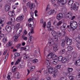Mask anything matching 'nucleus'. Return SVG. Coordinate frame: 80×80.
<instances>
[{"label": "nucleus", "instance_id": "f257e3e1", "mask_svg": "<svg viewBox=\"0 0 80 80\" xmlns=\"http://www.w3.org/2000/svg\"><path fill=\"white\" fill-rule=\"evenodd\" d=\"M48 69H46L44 71V73L45 74H47L48 73L52 74V73L54 72V69L52 67H50L49 66H47Z\"/></svg>", "mask_w": 80, "mask_h": 80}, {"label": "nucleus", "instance_id": "f03ea898", "mask_svg": "<svg viewBox=\"0 0 80 80\" xmlns=\"http://www.w3.org/2000/svg\"><path fill=\"white\" fill-rule=\"evenodd\" d=\"M47 57L49 59L52 58L53 60H55L57 59V55L55 54V52H52L48 54Z\"/></svg>", "mask_w": 80, "mask_h": 80}, {"label": "nucleus", "instance_id": "7ed1b4c3", "mask_svg": "<svg viewBox=\"0 0 80 80\" xmlns=\"http://www.w3.org/2000/svg\"><path fill=\"white\" fill-rule=\"evenodd\" d=\"M33 33H34V30L32 28L31 31V32H30L28 34L29 37H30L28 40V42L30 43V42H32L33 41V37L32 36V34H33Z\"/></svg>", "mask_w": 80, "mask_h": 80}, {"label": "nucleus", "instance_id": "20e7f679", "mask_svg": "<svg viewBox=\"0 0 80 80\" xmlns=\"http://www.w3.org/2000/svg\"><path fill=\"white\" fill-rule=\"evenodd\" d=\"M35 3H30L29 2L27 4L26 6L28 8H30L31 10L33 8H34L35 7Z\"/></svg>", "mask_w": 80, "mask_h": 80}, {"label": "nucleus", "instance_id": "39448f33", "mask_svg": "<svg viewBox=\"0 0 80 80\" xmlns=\"http://www.w3.org/2000/svg\"><path fill=\"white\" fill-rule=\"evenodd\" d=\"M66 40H67V44L68 45H72V39H69L68 37L67 36H66Z\"/></svg>", "mask_w": 80, "mask_h": 80}, {"label": "nucleus", "instance_id": "423d86ee", "mask_svg": "<svg viewBox=\"0 0 80 80\" xmlns=\"http://www.w3.org/2000/svg\"><path fill=\"white\" fill-rule=\"evenodd\" d=\"M63 15L62 13H59L56 16V18L58 20H60L63 18Z\"/></svg>", "mask_w": 80, "mask_h": 80}, {"label": "nucleus", "instance_id": "0eeeda50", "mask_svg": "<svg viewBox=\"0 0 80 80\" xmlns=\"http://www.w3.org/2000/svg\"><path fill=\"white\" fill-rule=\"evenodd\" d=\"M77 26H78V25H73L71 27V25H68L67 27L69 28V29L72 28V30H74L75 29H76L77 28Z\"/></svg>", "mask_w": 80, "mask_h": 80}, {"label": "nucleus", "instance_id": "6e6552de", "mask_svg": "<svg viewBox=\"0 0 80 80\" xmlns=\"http://www.w3.org/2000/svg\"><path fill=\"white\" fill-rule=\"evenodd\" d=\"M67 2V1L66 0H61L60 1H58L57 3L60 5V4L61 5H64L65 4H66V3Z\"/></svg>", "mask_w": 80, "mask_h": 80}, {"label": "nucleus", "instance_id": "1a4fd4ad", "mask_svg": "<svg viewBox=\"0 0 80 80\" xmlns=\"http://www.w3.org/2000/svg\"><path fill=\"white\" fill-rule=\"evenodd\" d=\"M24 17V16L23 15L20 16L16 18V21L19 22H20V21H22V20H23Z\"/></svg>", "mask_w": 80, "mask_h": 80}, {"label": "nucleus", "instance_id": "9d476101", "mask_svg": "<svg viewBox=\"0 0 80 80\" xmlns=\"http://www.w3.org/2000/svg\"><path fill=\"white\" fill-rule=\"evenodd\" d=\"M5 29L8 32H10L12 30V28L10 26L7 25L5 27Z\"/></svg>", "mask_w": 80, "mask_h": 80}, {"label": "nucleus", "instance_id": "9b49d317", "mask_svg": "<svg viewBox=\"0 0 80 80\" xmlns=\"http://www.w3.org/2000/svg\"><path fill=\"white\" fill-rule=\"evenodd\" d=\"M53 68L54 69V71L51 74H52V73H54L53 74L52 76L55 78L56 77V76L57 75V73H58V70H56L55 71V68Z\"/></svg>", "mask_w": 80, "mask_h": 80}, {"label": "nucleus", "instance_id": "f8f14e48", "mask_svg": "<svg viewBox=\"0 0 80 80\" xmlns=\"http://www.w3.org/2000/svg\"><path fill=\"white\" fill-rule=\"evenodd\" d=\"M71 8H72L75 10V11H77L78 10V6H76L75 4H74V5L72 7H70Z\"/></svg>", "mask_w": 80, "mask_h": 80}, {"label": "nucleus", "instance_id": "ddd939ff", "mask_svg": "<svg viewBox=\"0 0 80 80\" xmlns=\"http://www.w3.org/2000/svg\"><path fill=\"white\" fill-rule=\"evenodd\" d=\"M48 43L50 44L52 46L54 45V41H53V39L52 38H50L49 40Z\"/></svg>", "mask_w": 80, "mask_h": 80}, {"label": "nucleus", "instance_id": "4468645a", "mask_svg": "<svg viewBox=\"0 0 80 80\" xmlns=\"http://www.w3.org/2000/svg\"><path fill=\"white\" fill-rule=\"evenodd\" d=\"M5 9L6 12H8L10 10V7L8 5H6L5 6Z\"/></svg>", "mask_w": 80, "mask_h": 80}, {"label": "nucleus", "instance_id": "2eb2a0df", "mask_svg": "<svg viewBox=\"0 0 80 80\" xmlns=\"http://www.w3.org/2000/svg\"><path fill=\"white\" fill-rule=\"evenodd\" d=\"M66 27H67V24L64 23L63 24V25L61 27V30L62 31L65 30V28H66Z\"/></svg>", "mask_w": 80, "mask_h": 80}, {"label": "nucleus", "instance_id": "dca6fc26", "mask_svg": "<svg viewBox=\"0 0 80 80\" xmlns=\"http://www.w3.org/2000/svg\"><path fill=\"white\" fill-rule=\"evenodd\" d=\"M70 24L71 25V27H72V26H73V25H78L77 22L75 21L71 22L70 23Z\"/></svg>", "mask_w": 80, "mask_h": 80}, {"label": "nucleus", "instance_id": "f3484780", "mask_svg": "<svg viewBox=\"0 0 80 80\" xmlns=\"http://www.w3.org/2000/svg\"><path fill=\"white\" fill-rule=\"evenodd\" d=\"M80 59L77 60L75 62L76 65L77 66H80V56L79 57Z\"/></svg>", "mask_w": 80, "mask_h": 80}, {"label": "nucleus", "instance_id": "a211bd4d", "mask_svg": "<svg viewBox=\"0 0 80 80\" xmlns=\"http://www.w3.org/2000/svg\"><path fill=\"white\" fill-rule=\"evenodd\" d=\"M51 33L52 35V36H53V37H58L57 33L55 31H52V32Z\"/></svg>", "mask_w": 80, "mask_h": 80}, {"label": "nucleus", "instance_id": "6ab92c4d", "mask_svg": "<svg viewBox=\"0 0 80 80\" xmlns=\"http://www.w3.org/2000/svg\"><path fill=\"white\" fill-rule=\"evenodd\" d=\"M63 58L62 56H60L58 58L57 56L56 58H57V59H56L55 60H57L58 59V61L61 62V61H62V60H63Z\"/></svg>", "mask_w": 80, "mask_h": 80}, {"label": "nucleus", "instance_id": "aec40b11", "mask_svg": "<svg viewBox=\"0 0 80 80\" xmlns=\"http://www.w3.org/2000/svg\"><path fill=\"white\" fill-rule=\"evenodd\" d=\"M65 52V49H62L60 51L59 53L60 54H61V55H63V54H64Z\"/></svg>", "mask_w": 80, "mask_h": 80}, {"label": "nucleus", "instance_id": "412c9836", "mask_svg": "<svg viewBox=\"0 0 80 80\" xmlns=\"http://www.w3.org/2000/svg\"><path fill=\"white\" fill-rule=\"evenodd\" d=\"M65 52V49H62L60 51L59 53L60 54H61V55H63V54H64Z\"/></svg>", "mask_w": 80, "mask_h": 80}, {"label": "nucleus", "instance_id": "4be33fe9", "mask_svg": "<svg viewBox=\"0 0 80 80\" xmlns=\"http://www.w3.org/2000/svg\"><path fill=\"white\" fill-rule=\"evenodd\" d=\"M58 50V46H56L53 47V50L54 52H57Z\"/></svg>", "mask_w": 80, "mask_h": 80}, {"label": "nucleus", "instance_id": "5701e85b", "mask_svg": "<svg viewBox=\"0 0 80 80\" xmlns=\"http://www.w3.org/2000/svg\"><path fill=\"white\" fill-rule=\"evenodd\" d=\"M14 55L15 56V57L14 58L15 59H16V58H17V57H19V56L20 55V53L16 52L15 53Z\"/></svg>", "mask_w": 80, "mask_h": 80}, {"label": "nucleus", "instance_id": "b1692460", "mask_svg": "<svg viewBox=\"0 0 80 80\" xmlns=\"http://www.w3.org/2000/svg\"><path fill=\"white\" fill-rule=\"evenodd\" d=\"M8 15L9 16L13 17L14 15V13L12 11H9L8 12Z\"/></svg>", "mask_w": 80, "mask_h": 80}, {"label": "nucleus", "instance_id": "393cba45", "mask_svg": "<svg viewBox=\"0 0 80 80\" xmlns=\"http://www.w3.org/2000/svg\"><path fill=\"white\" fill-rule=\"evenodd\" d=\"M67 58H62V63H66V62H67Z\"/></svg>", "mask_w": 80, "mask_h": 80}, {"label": "nucleus", "instance_id": "a878e982", "mask_svg": "<svg viewBox=\"0 0 80 80\" xmlns=\"http://www.w3.org/2000/svg\"><path fill=\"white\" fill-rule=\"evenodd\" d=\"M12 45V42H9L6 45L7 47H10Z\"/></svg>", "mask_w": 80, "mask_h": 80}, {"label": "nucleus", "instance_id": "bb28decb", "mask_svg": "<svg viewBox=\"0 0 80 80\" xmlns=\"http://www.w3.org/2000/svg\"><path fill=\"white\" fill-rule=\"evenodd\" d=\"M38 59H35L34 60H33L32 61V63H33L35 64L36 63H37V62H38Z\"/></svg>", "mask_w": 80, "mask_h": 80}, {"label": "nucleus", "instance_id": "cd10ccee", "mask_svg": "<svg viewBox=\"0 0 80 80\" xmlns=\"http://www.w3.org/2000/svg\"><path fill=\"white\" fill-rule=\"evenodd\" d=\"M47 27L48 28H49L50 27H51V22L50 21H49L48 23L47 24Z\"/></svg>", "mask_w": 80, "mask_h": 80}, {"label": "nucleus", "instance_id": "c85d7f7f", "mask_svg": "<svg viewBox=\"0 0 80 80\" xmlns=\"http://www.w3.org/2000/svg\"><path fill=\"white\" fill-rule=\"evenodd\" d=\"M73 3V1L70 0L68 2V5H72V4Z\"/></svg>", "mask_w": 80, "mask_h": 80}, {"label": "nucleus", "instance_id": "c756f323", "mask_svg": "<svg viewBox=\"0 0 80 80\" xmlns=\"http://www.w3.org/2000/svg\"><path fill=\"white\" fill-rule=\"evenodd\" d=\"M76 47L79 50H80V42L76 43Z\"/></svg>", "mask_w": 80, "mask_h": 80}, {"label": "nucleus", "instance_id": "7c9ffc66", "mask_svg": "<svg viewBox=\"0 0 80 80\" xmlns=\"http://www.w3.org/2000/svg\"><path fill=\"white\" fill-rule=\"evenodd\" d=\"M67 48H68V49L69 50H72L73 49V47H72L70 46H68Z\"/></svg>", "mask_w": 80, "mask_h": 80}, {"label": "nucleus", "instance_id": "2f4dec72", "mask_svg": "<svg viewBox=\"0 0 80 80\" xmlns=\"http://www.w3.org/2000/svg\"><path fill=\"white\" fill-rule=\"evenodd\" d=\"M66 33L65 31H62L61 35H62L63 37H65V34H66Z\"/></svg>", "mask_w": 80, "mask_h": 80}, {"label": "nucleus", "instance_id": "473e14b6", "mask_svg": "<svg viewBox=\"0 0 80 80\" xmlns=\"http://www.w3.org/2000/svg\"><path fill=\"white\" fill-rule=\"evenodd\" d=\"M35 68V66H32L31 68H30V71H32L34 70V69Z\"/></svg>", "mask_w": 80, "mask_h": 80}, {"label": "nucleus", "instance_id": "72a5a7b5", "mask_svg": "<svg viewBox=\"0 0 80 80\" xmlns=\"http://www.w3.org/2000/svg\"><path fill=\"white\" fill-rule=\"evenodd\" d=\"M68 14L69 15L68 16V18H69L70 19L71 18H72V13H71L70 12V13H68Z\"/></svg>", "mask_w": 80, "mask_h": 80}, {"label": "nucleus", "instance_id": "f704fd0d", "mask_svg": "<svg viewBox=\"0 0 80 80\" xmlns=\"http://www.w3.org/2000/svg\"><path fill=\"white\" fill-rule=\"evenodd\" d=\"M15 66H13L12 69V72H13L14 73V72L16 71V69H17V68H14Z\"/></svg>", "mask_w": 80, "mask_h": 80}, {"label": "nucleus", "instance_id": "c9c22d12", "mask_svg": "<svg viewBox=\"0 0 80 80\" xmlns=\"http://www.w3.org/2000/svg\"><path fill=\"white\" fill-rule=\"evenodd\" d=\"M50 62L48 61L46 63V65H47V66H49L50 67Z\"/></svg>", "mask_w": 80, "mask_h": 80}, {"label": "nucleus", "instance_id": "e433bc0d", "mask_svg": "<svg viewBox=\"0 0 80 80\" xmlns=\"http://www.w3.org/2000/svg\"><path fill=\"white\" fill-rule=\"evenodd\" d=\"M52 11H49L47 13V15H48V16H49V15H52Z\"/></svg>", "mask_w": 80, "mask_h": 80}, {"label": "nucleus", "instance_id": "4c0bfd02", "mask_svg": "<svg viewBox=\"0 0 80 80\" xmlns=\"http://www.w3.org/2000/svg\"><path fill=\"white\" fill-rule=\"evenodd\" d=\"M53 24L55 26H56V25H57V22L56 21V20H55L53 22Z\"/></svg>", "mask_w": 80, "mask_h": 80}, {"label": "nucleus", "instance_id": "58836bf2", "mask_svg": "<svg viewBox=\"0 0 80 80\" xmlns=\"http://www.w3.org/2000/svg\"><path fill=\"white\" fill-rule=\"evenodd\" d=\"M68 70L69 72H72L73 71V68H69L68 69Z\"/></svg>", "mask_w": 80, "mask_h": 80}, {"label": "nucleus", "instance_id": "ea45409f", "mask_svg": "<svg viewBox=\"0 0 80 80\" xmlns=\"http://www.w3.org/2000/svg\"><path fill=\"white\" fill-rule=\"evenodd\" d=\"M21 62L20 60L19 59H18V61H17L15 62V65H18V64L19 63V62Z\"/></svg>", "mask_w": 80, "mask_h": 80}, {"label": "nucleus", "instance_id": "a19ab883", "mask_svg": "<svg viewBox=\"0 0 80 80\" xmlns=\"http://www.w3.org/2000/svg\"><path fill=\"white\" fill-rule=\"evenodd\" d=\"M60 80H67V77H64L61 78Z\"/></svg>", "mask_w": 80, "mask_h": 80}, {"label": "nucleus", "instance_id": "79ce46f5", "mask_svg": "<svg viewBox=\"0 0 80 80\" xmlns=\"http://www.w3.org/2000/svg\"><path fill=\"white\" fill-rule=\"evenodd\" d=\"M7 38L6 37L4 38L2 40L3 42H4V43H5L6 42H7Z\"/></svg>", "mask_w": 80, "mask_h": 80}, {"label": "nucleus", "instance_id": "37998d69", "mask_svg": "<svg viewBox=\"0 0 80 80\" xmlns=\"http://www.w3.org/2000/svg\"><path fill=\"white\" fill-rule=\"evenodd\" d=\"M69 77V78L70 79V80H73V78H74V77L72 76H71L70 75H69L68 76Z\"/></svg>", "mask_w": 80, "mask_h": 80}, {"label": "nucleus", "instance_id": "c03bdc74", "mask_svg": "<svg viewBox=\"0 0 80 80\" xmlns=\"http://www.w3.org/2000/svg\"><path fill=\"white\" fill-rule=\"evenodd\" d=\"M20 27V23H18L16 26H15V28L16 29Z\"/></svg>", "mask_w": 80, "mask_h": 80}, {"label": "nucleus", "instance_id": "a18cd8bd", "mask_svg": "<svg viewBox=\"0 0 80 80\" xmlns=\"http://www.w3.org/2000/svg\"><path fill=\"white\" fill-rule=\"evenodd\" d=\"M29 46H26L25 47V50L26 51H27V50H29Z\"/></svg>", "mask_w": 80, "mask_h": 80}, {"label": "nucleus", "instance_id": "49530a36", "mask_svg": "<svg viewBox=\"0 0 80 80\" xmlns=\"http://www.w3.org/2000/svg\"><path fill=\"white\" fill-rule=\"evenodd\" d=\"M56 68H57V69H59V68H61V65H57L56 67Z\"/></svg>", "mask_w": 80, "mask_h": 80}, {"label": "nucleus", "instance_id": "de8ad7c7", "mask_svg": "<svg viewBox=\"0 0 80 80\" xmlns=\"http://www.w3.org/2000/svg\"><path fill=\"white\" fill-rule=\"evenodd\" d=\"M62 23V22L60 21L57 23V25H58V26H60V25Z\"/></svg>", "mask_w": 80, "mask_h": 80}, {"label": "nucleus", "instance_id": "09e8293b", "mask_svg": "<svg viewBox=\"0 0 80 80\" xmlns=\"http://www.w3.org/2000/svg\"><path fill=\"white\" fill-rule=\"evenodd\" d=\"M29 57L28 56L26 55L25 56H24V59H25V60H27V59H28V58Z\"/></svg>", "mask_w": 80, "mask_h": 80}, {"label": "nucleus", "instance_id": "8fccbe9b", "mask_svg": "<svg viewBox=\"0 0 80 80\" xmlns=\"http://www.w3.org/2000/svg\"><path fill=\"white\" fill-rule=\"evenodd\" d=\"M67 40H66V38H65V39H63L62 40V43H64L65 44V43H66V42H67Z\"/></svg>", "mask_w": 80, "mask_h": 80}, {"label": "nucleus", "instance_id": "3c124183", "mask_svg": "<svg viewBox=\"0 0 80 80\" xmlns=\"http://www.w3.org/2000/svg\"><path fill=\"white\" fill-rule=\"evenodd\" d=\"M56 13H57V12H56V11H55L54 10H52V14L53 15H55V14H56Z\"/></svg>", "mask_w": 80, "mask_h": 80}, {"label": "nucleus", "instance_id": "603ef678", "mask_svg": "<svg viewBox=\"0 0 80 80\" xmlns=\"http://www.w3.org/2000/svg\"><path fill=\"white\" fill-rule=\"evenodd\" d=\"M21 45H22V44H21L20 43L18 44L17 45L16 47L17 48H20Z\"/></svg>", "mask_w": 80, "mask_h": 80}, {"label": "nucleus", "instance_id": "864d4df0", "mask_svg": "<svg viewBox=\"0 0 80 80\" xmlns=\"http://www.w3.org/2000/svg\"><path fill=\"white\" fill-rule=\"evenodd\" d=\"M67 58L68 60H69V59H70L72 58V56L71 55H68L67 56Z\"/></svg>", "mask_w": 80, "mask_h": 80}, {"label": "nucleus", "instance_id": "5fc2aeb1", "mask_svg": "<svg viewBox=\"0 0 80 80\" xmlns=\"http://www.w3.org/2000/svg\"><path fill=\"white\" fill-rule=\"evenodd\" d=\"M31 15L32 18H33V12H31Z\"/></svg>", "mask_w": 80, "mask_h": 80}, {"label": "nucleus", "instance_id": "6e6d98bb", "mask_svg": "<svg viewBox=\"0 0 80 80\" xmlns=\"http://www.w3.org/2000/svg\"><path fill=\"white\" fill-rule=\"evenodd\" d=\"M14 41L17 42V40L18 39V37H16V36H15V37H14Z\"/></svg>", "mask_w": 80, "mask_h": 80}, {"label": "nucleus", "instance_id": "4d7b16f0", "mask_svg": "<svg viewBox=\"0 0 80 80\" xmlns=\"http://www.w3.org/2000/svg\"><path fill=\"white\" fill-rule=\"evenodd\" d=\"M52 63L53 64H54V65H57V62L54 61H52Z\"/></svg>", "mask_w": 80, "mask_h": 80}, {"label": "nucleus", "instance_id": "13d9d810", "mask_svg": "<svg viewBox=\"0 0 80 80\" xmlns=\"http://www.w3.org/2000/svg\"><path fill=\"white\" fill-rule=\"evenodd\" d=\"M54 40L56 42V41H58V37L55 36V37L54 38Z\"/></svg>", "mask_w": 80, "mask_h": 80}, {"label": "nucleus", "instance_id": "bf43d9fd", "mask_svg": "<svg viewBox=\"0 0 80 80\" xmlns=\"http://www.w3.org/2000/svg\"><path fill=\"white\" fill-rule=\"evenodd\" d=\"M46 26V22H45L43 24V28H45V27Z\"/></svg>", "mask_w": 80, "mask_h": 80}, {"label": "nucleus", "instance_id": "052dcab7", "mask_svg": "<svg viewBox=\"0 0 80 80\" xmlns=\"http://www.w3.org/2000/svg\"><path fill=\"white\" fill-rule=\"evenodd\" d=\"M27 7H26V6H24L23 7V9L24 10V11H26L27 10Z\"/></svg>", "mask_w": 80, "mask_h": 80}, {"label": "nucleus", "instance_id": "680f3d73", "mask_svg": "<svg viewBox=\"0 0 80 80\" xmlns=\"http://www.w3.org/2000/svg\"><path fill=\"white\" fill-rule=\"evenodd\" d=\"M57 36H58V37H61V35H62V33H59L58 34H57Z\"/></svg>", "mask_w": 80, "mask_h": 80}, {"label": "nucleus", "instance_id": "e2e57ef3", "mask_svg": "<svg viewBox=\"0 0 80 80\" xmlns=\"http://www.w3.org/2000/svg\"><path fill=\"white\" fill-rule=\"evenodd\" d=\"M52 27V28H50V29H48V31L50 32V31H51V30H53V29H54L53 27Z\"/></svg>", "mask_w": 80, "mask_h": 80}, {"label": "nucleus", "instance_id": "0e129e2a", "mask_svg": "<svg viewBox=\"0 0 80 80\" xmlns=\"http://www.w3.org/2000/svg\"><path fill=\"white\" fill-rule=\"evenodd\" d=\"M7 78L8 80H10V75H8V74L7 77Z\"/></svg>", "mask_w": 80, "mask_h": 80}, {"label": "nucleus", "instance_id": "69168bd1", "mask_svg": "<svg viewBox=\"0 0 80 80\" xmlns=\"http://www.w3.org/2000/svg\"><path fill=\"white\" fill-rule=\"evenodd\" d=\"M65 43H63L62 42L61 44V45L62 47H64V46H65Z\"/></svg>", "mask_w": 80, "mask_h": 80}, {"label": "nucleus", "instance_id": "338daca9", "mask_svg": "<svg viewBox=\"0 0 80 80\" xmlns=\"http://www.w3.org/2000/svg\"><path fill=\"white\" fill-rule=\"evenodd\" d=\"M79 38H78L76 39V42H77V43H78V42H79Z\"/></svg>", "mask_w": 80, "mask_h": 80}, {"label": "nucleus", "instance_id": "774afa93", "mask_svg": "<svg viewBox=\"0 0 80 80\" xmlns=\"http://www.w3.org/2000/svg\"><path fill=\"white\" fill-rule=\"evenodd\" d=\"M47 80H51V78H50V77H48L47 78Z\"/></svg>", "mask_w": 80, "mask_h": 80}]
</instances>
